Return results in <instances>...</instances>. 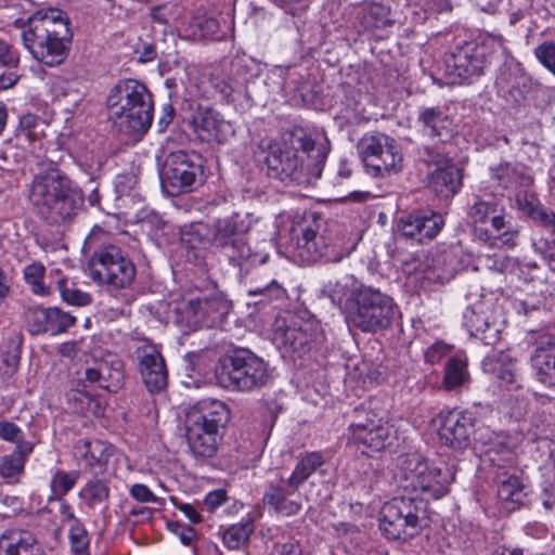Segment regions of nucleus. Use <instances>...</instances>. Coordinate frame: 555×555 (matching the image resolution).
I'll return each instance as SVG.
<instances>
[{"mask_svg": "<svg viewBox=\"0 0 555 555\" xmlns=\"http://www.w3.org/2000/svg\"><path fill=\"white\" fill-rule=\"evenodd\" d=\"M106 108L113 127L125 135L141 138L152 126L153 94L137 79L118 80L109 90Z\"/></svg>", "mask_w": 555, "mask_h": 555, "instance_id": "obj_3", "label": "nucleus"}, {"mask_svg": "<svg viewBox=\"0 0 555 555\" xmlns=\"http://www.w3.org/2000/svg\"><path fill=\"white\" fill-rule=\"evenodd\" d=\"M39 118L35 114H24L21 116L16 128V138L20 142L34 143L39 140V132L36 130Z\"/></svg>", "mask_w": 555, "mask_h": 555, "instance_id": "obj_49", "label": "nucleus"}, {"mask_svg": "<svg viewBox=\"0 0 555 555\" xmlns=\"http://www.w3.org/2000/svg\"><path fill=\"white\" fill-rule=\"evenodd\" d=\"M230 418V409L217 399H204L190 409L185 417V437L196 461L204 462L217 454Z\"/></svg>", "mask_w": 555, "mask_h": 555, "instance_id": "obj_4", "label": "nucleus"}, {"mask_svg": "<svg viewBox=\"0 0 555 555\" xmlns=\"http://www.w3.org/2000/svg\"><path fill=\"white\" fill-rule=\"evenodd\" d=\"M444 224L443 217L431 210H415L401 215L396 221L399 237L416 243L433 240Z\"/></svg>", "mask_w": 555, "mask_h": 555, "instance_id": "obj_17", "label": "nucleus"}, {"mask_svg": "<svg viewBox=\"0 0 555 555\" xmlns=\"http://www.w3.org/2000/svg\"><path fill=\"white\" fill-rule=\"evenodd\" d=\"M313 336L314 332L308 324L294 323L284 326L278 323L273 341L283 356L301 358L310 350Z\"/></svg>", "mask_w": 555, "mask_h": 555, "instance_id": "obj_21", "label": "nucleus"}, {"mask_svg": "<svg viewBox=\"0 0 555 555\" xmlns=\"http://www.w3.org/2000/svg\"><path fill=\"white\" fill-rule=\"evenodd\" d=\"M56 289L62 299L69 305L82 307L91 302L89 294L76 287H68V280L64 276L56 281Z\"/></svg>", "mask_w": 555, "mask_h": 555, "instance_id": "obj_47", "label": "nucleus"}, {"mask_svg": "<svg viewBox=\"0 0 555 555\" xmlns=\"http://www.w3.org/2000/svg\"><path fill=\"white\" fill-rule=\"evenodd\" d=\"M324 463V457L320 452H309L302 455L289 476L292 487H300L313 473L321 468Z\"/></svg>", "mask_w": 555, "mask_h": 555, "instance_id": "obj_39", "label": "nucleus"}, {"mask_svg": "<svg viewBox=\"0 0 555 555\" xmlns=\"http://www.w3.org/2000/svg\"><path fill=\"white\" fill-rule=\"evenodd\" d=\"M427 522V504L416 496H396L380 509L379 528L389 540L412 538Z\"/></svg>", "mask_w": 555, "mask_h": 555, "instance_id": "obj_12", "label": "nucleus"}, {"mask_svg": "<svg viewBox=\"0 0 555 555\" xmlns=\"http://www.w3.org/2000/svg\"><path fill=\"white\" fill-rule=\"evenodd\" d=\"M69 542L75 555H90V539L87 529L81 521H75L69 527Z\"/></svg>", "mask_w": 555, "mask_h": 555, "instance_id": "obj_46", "label": "nucleus"}, {"mask_svg": "<svg viewBox=\"0 0 555 555\" xmlns=\"http://www.w3.org/2000/svg\"><path fill=\"white\" fill-rule=\"evenodd\" d=\"M82 455L86 459L88 465L93 466L96 464L103 467L106 464L109 452L103 442L99 440H85L82 443Z\"/></svg>", "mask_w": 555, "mask_h": 555, "instance_id": "obj_48", "label": "nucleus"}, {"mask_svg": "<svg viewBox=\"0 0 555 555\" xmlns=\"http://www.w3.org/2000/svg\"><path fill=\"white\" fill-rule=\"evenodd\" d=\"M247 296L250 298L247 302L248 306L264 307L273 301L284 299L286 297V291L276 280L272 279L264 285L249 287Z\"/></svg>", "mask_w": 555, "mask_h": 555, "instance_id": "obj_38", "label": "nucleus"}, {"mask_svg": "<svg viewBox=\"0 0 555 555\" xmlns=\"http://www.w3.org/2000/svg\"><path fill=\"white\" fill-rule=\"evenodd\" d=\"M248 229L245 218L234 212L217 219L208 231L211 246L237 268L241 274H247L253 268L264 263L269 257L262 246H250L247 238Z\"/></svg>", "mask_w": 555, "mask_h": 555, "instance_id": "obj_6", "label": "nucleus"}, {"mask_svg": "<svg viewBox=\"0 0 555 555\" xmlns=\"http://www.w3.org/2000/svg\"><path fill=\"white\" fill-rule=\"evenodd\" d=\"M219 22L211 16H194L189 22L191 35L195 38H219Z\"/></svg>", "mask_w": 555, "mask_h": 555, "instance_id": "obj_43", "label": "nucleus"}, {"mask_svg": "<svg viewBox=\"0 0 555 555\" xmlns=\"http://www.w3.org/2000/svg\"><path fill=\"white\" fill-rule=\"evenodd\" d=\"M142 379L151 393H158L168 383V373L165 360L153 346H143L137 349Z\"/></svg>", "mask_w": 555, "mask_h": 555, "instance_id": "obj_22", "label": "nucleus"}, {"mask_svg": "<svg viewBox=\"0 0 555 555\" xmlns=\"http://www.w3.org/2000/svg\"><path fill=\"white\" fill-rule=\"evenodd\" d=\"M0 438L4 441L15 443L16 447L21 443H33L23 439L22 429L10 421H0Z\"/></svg>", "mask_w": 555, "mask_h": 555, "instance_id": "obj_54", "label": "nucleus"}, {"mask_svg": "<svg viewBox=\"0 0 555 555\" xmlns=\"http://www.w3.org/2000/svg\"><path fill=\"white\" fill-rule=\"evenodd\" d=\"M361 284L349 274H344L333 280H328L323 286V292L330 297L333 304L343 305L347 298H351L352 294L358 291Z\"/></svg>", "mask_w": 555, "mask_h": 555, "instance_id": "obj_37", "label": "nucleus"}, {"mask_svg": "<svg viewBox=\"0 0 555 555\" xmlns=\"http://www.w3.org/2000/svg\"><path fill=\"white\" fill-rule=\"evenodd\" d=\"M537 253L541 254L546 260L555 259V235L552 241H539L533 243Z\"/></svg>", "mask_w": 555, "mask_h": 555, "instance_id": "obj_64", "label": "nucleus"}, {"mask_svg": "<svg viewBox=\"0 0 555 555\" xmlns=\"http://www.w3.org/2000/svg\"><path fill=\"white\" fill-rule=\"evenodd\" d=\"M78 478V472L74 470L67 473L59 470L55 474L54 478L52 479L51 483L54 494H56L57 496H63L66 493H68L77 482Z\"/></svg>", "mask_w": 555, "mask_h": 555, "instance_id": "obj_50", "label": "nucleus"}, {"mask_svg": "<svg viewBox=\"0 0 555 555\" xmlns=\"http://www.w3.org/2000/svg\"><path fill=\"white\" fill-rule=\"evenodd\" d=\"M530 218L540 225L548 229L555 235V212L542 205L534 206L529 211Z\"/></svg>", "mask_w": 555, "mask_h": 555, "instance_id": "obj_53", "label": "nucleus"}, {"mask_svg": "<svg viewBox=\"0 0 555 555\" xmlns=\"http://www.w3.org/2000/svg\"><path fill=\"white\" fill-rule=\"evenodd\" d=\"M29 201L37 215L50 224L72 223L83 208L82 190L57 168L37 176Z\"/></svg>", "mask_w": 555, "mask_h": 555, "instance_id": "obj_2", "label": "nucleus"}, {"mask_svg": "<svg viewBox=\"0 0 555 555\" xmlns=\"http://www.w3.org/2000/svg\"><path fill=\"white\" fill-rule=\"evenodd\" d=\"M68 398L76 413H85L93 401L88 395L79 391L72 392Z\"/></svg>", "mask_w": 555, "mask_h": 555, "instance_id": "obj_62", "label": "nucleus"}, {"mask_svg": "<svg viewBox=\"0 0 555 555\" xmlns=\"http://www.w3.org/2000/svg\"><path fill=\"white\" fill-rule=\"evenodd\" d=\"M326 156L325 144L313 141L304 129H296L283 144L270 147L267 172L282 182L308 185L321 177Z\"/></svg>", "mask_w": 555, "mask_h": 555, "instance_id": "obj_1", "label": "nucleus"}, {"mask_svg": "<svg viewBox=\"0 0 555 555\" xmlns=\"http://www.w3.org/2000/svg\"><path fill=\"white\" fill-rule=\"evenodd\" d=\"M44 272L46 269L40 262H33L24 269V279L36 295L43 296L50 294L51 285L46 286L42 282Z\"/></svg>", "mask_w": 555, "mask_h": 555, "instance_id": "obj_44", "label": "nucleus"}, {"mask_svg": "<svg viewBox=\"0 0 555 555\" xmlns=\"http://www.w3.org/2000/svg\"><path fill=\"white\" fill-rule=\"evenodd\" d=\"M130 495L138 502H156V495L143 483H135L130 488Z\"/></svg>", "mask_w": 555, "mask_h": 555, "instance_id": "obj_60", "label": "nucleus"}, {"mask_svg": "<svg viewBox=\"0 0 555 555\" xmlns=\"http://www.w3.org/2000/svg\"><path fill=\"white\" fill-rule=\"evenodd\" d=\"M357 20L365 30L385 28L396 23L390 8L377 2L360 4L357 8Z\"/></svg>", "mask_w": 555, "mask_h": 555, "instance_id": "obj_31", "label": "nucleus"}, {"mask_svg": "<svg viewBox=\"0 0 555 555\" xmlns=\"http://www.w3.org/2000/svg\"><path fill=\"white\" fill-rule=\"evenodd\" d=\"M203 176L202 157L194 152L179 150L166 156L160 183L167 195L177 196L201 185Z\"/></svg>", "mask_w": 555, "mask_h": 555, "instance_id": "obj_13", "label": "nucleus"}, {"mask_svg": "<svg viewBox=\"0 0 555 555\" xmlns=\"http://www.w3.org/2000/svg\"><path fill=\"white\" fill-rule=\"evenodd\" d=\"M449 347L443 343H436L428 347L425 351V360L428 363H438L443 357L449 353Z\"/></svg>", "mask_w": 555, "mask_h": 555, "instance_id": "obj_59", "label": "nucleus"}, {"mask_svg": "<svg viewBox=\"0 0 555 555\" xmlns=\"http://www.w3.org/2000/svg\"><path fill=\"white\" fill-rule=\"evenodd\" d=\"M232 308L231 301L220 291L190 299L177 310V323L188 331L214 327L221 323Z\"/></svg>", "mask_w": 555, "mask_h": 555, "instance_id": "obj_15", "label": "nucleus"}, {"mask_svg": "<svg viewBox=\"0 0 555 555\" xmlns=\"http://www.w3.org/2000/svg\"><path fill=\"white\" fill-rule=\"evenodd\" d=\"M467 216L476 240L492 248H513L517 245L519 225L505 212L496 198L475 196L473 204L468 206Z\"/></svg>", "mask_w": 555, "mask_h": 555, "instance_id": "obj_9", "label": "nucleus"}, {"mask_svg": "<svg viewBox=\"0 0 555 555\" xmlns=\"http://www.w3.org/2000/svg\"><path fill=\"white\" fill-rule=\"evenodd\" d=\"M486 62L485 48L473 42H466L464 46L456 48L446 59L449 74L462 81L481 75Z\"/></svg>", "mask_w": 555, "mask_h": 555, "instance_id": "obj_18", "label": "nucleus"}, {"mask_svg": "<svg viewBox=\"0 0 555 555\" xmlns=\"http://www.w3.org/2000/svg\"><path fill=\"white\" fill-rule=\"evenodd\" d=\"M20 63V55L16 49L5 41H0V66L9 68L17 67Z\"/></svg>", "mask_w": 555, "mask_h": 555, "instance_id": "obj_57", "label": "nucleus"}, {"mask_svg": "<svg viewBox=\"0 0 555 555\" xmlns=\"http://www.w3.org/2000/svg\"><path fill=\"white\" fill-rule=\"evenodd\" d=\"M167 528L180 539L183 545H191L197 538L196 531L192 527L179 521L167 522Z\"/></svg>", "mask_w": 555, "mask_h": 555, "instance_id": "obj_56", "label": "nucleus"}, {"mask_svg": "<svg viewBox=\"0 0 555 555\" xmlns=\"http://www.w3.org/2000/svg\"><path fill=\"white\" fill-rule=\"evenodd\" d=\"M532 367L537 379L547 387H555V337L540 335L534 341L531 354Z\"/></svg>", "mask_w": 555, "mask_h": 555, "instance_id": "obj_25", "label": "nucleus"}, {"mask_svg": "<svg viewBox=\"0 0 555 555\" xmlns=\"http://www.w3.org/2000/svg\"><path fill=\"white\" fill-rule=\"evenodd\" d=\"M350 331L376 334L389 328L398 312L393 298L378 288L360 285L341 307Z\"/></svg>", "mask_w": 555, "mask_h": 555, "instance_id": "obj_8", "label": "nucleus"}, {"mask_svg": "<svg viewBox=\"0 0 555 555\" xmlns=\"http://www.w3.org/2000/svg\"><path fill=\"white\" fill-rule=\"evenodd\" d=\"M454 477L453 466L446 465L442 469L418 453L404 454L398 459L396 479L406 491L427 493L439 499L447 494Z\"/></svg>", "mask_w": 555, "mask_h": 555, "instance_id": "obj_11", "label": "nucleus"}, {"mask_svg": "<svg viewBox=\"0 0 555 555\" xmlns=\"http://www.w3.org/2000/svg\"><path fill=\"white\" fill-rule=\"evenodd\" d=\"M498 499L502 508L511 513L525 504L526 492L520 478L514 474H498L496 476Z\"/></svg>", "mask_w": 555, "mask_h": 555, "instance_id": "obj_29", "label": "nucleus"}, {"mask_svg": "<svg viewBox=\"0 0 555 555\" xmlns=\"http://www.w3.org/2000/svg\"><path fill=\"white\" fill-rule=\"evenodd\" d=\"M417 122L424 134L444 142L453 134V121L447 111L439 106L421 107Z\"/></svg>", "mask_w": 555, "mask_h": 555, "instance_id": "obj_27", "label": "nucleus"}, {"mask_svg": "<svg viewBox=\"0 0 555 555\" xmlns=\"http://www.w3.org/2000/svg\"><path fill=\"white\" fill-rule=\"evenodd\" d=\"M192 126L197 138L209 144H222L235 133L233 125L211 108L199 112Z\"/></svg>", "mask_w": 555, "mask_h": 555, "instance_id": "obj_23", "label": "nucleus"}, {"mask_svg": "<svg viewBox=\"0 0 555 555\" xmlns=\"http://www.w3.org/2000/svg\"><path fill=\"white\" fill-rule=\"evenodd\" d=\"M124 363L119 359L100 361L85 370L83 386L99 387L108 392H117L124 385Z\"/></svg>", "mask_w": 555, "mask_h": 555, "instance_id": "obj_24", "label": "nucleus"}, {"mask_svg": "<svg viewBox=\"0 0 555 555\" xmlns=\"http://www.w3.org/2000/svg\"><path fill=\"white\" fill-rule=\"evenodd\" d=\"M254 530L255 526L250 519L234 524L223 532V544L229 550H237L248 541Z\"/></svg>", "mask_w": 555, "mask_h": 555, "instance_id": "obj_42", "label": "nucleus"}, {"mask_svg": "<svg viewBox=\"0 0 555 555\" xmlns=\"http://www.w3.org/2000/svg\"><path fill=\"white\" fill-rule=\"evenodd\" d=\"M270 555H304L302 550L298 542L296 541H287V542H276L274 543Z\"/></svg>", "mask_w": 555, "mask_h": 555, "instance_id": "obj_58", "label": "nucleus"}, {"mask_svg": "<svg viewBox=\"0 0 555 555\" xmlns=\"http://www.w3.org/2000/svg\"><path fill=\"white\" fill-rule=\"evenodd\" d=\"M227 501V492L223 489L209 492L204 500V505L212 512Z\"/></svg>", "mask_w": 555, "mask_h": 555, "instance_id": "obj_63", "label": "nucleus"}, {"mask_svg": "<svg viewBox=\"0 0 555 555\" xmlns=\"http://www.w3.org/2000/svg\"><path fill=\"white\" fill-rule=\"evenodd\" d=\"M475 417L468 411H450L442 416L438 430L440 441L453 449H464L474 433Z\"/></svg>", "mask_w": 555, "mask_h": 555, "instance_id": "obj_19", "label": "nucleus"}, {"mask_svg": "<svg viewBox=\"0 0 555 555\" xmlns=\"http://www.w3.org/2000/svg\"><path fill=\"white\" fill-rule=\"evenodd\" d=\"M48 333L51 335H57L66 332L76 322V318L74 315L57 307L48 308Z\"/></svg>", "mask_w": 555, "mask_h": 555, "instance_id": "obj_45", "label": "nucleus"}, {"mask_svg": "<svg viewBox=\"0 0 555 555\" xmlns=\"http://www.w3.org/2000/svg\"><path fill=\"white\" fill-rule=\"evenodd\" d=\"M482 370L485 373L496 378L502 386L519 388L516 375V365L509 354L505 352L487 356L482 360Z\"/></svg>", "mask_w": 555, "mask_h": 555, "instance_id": "obj_30", "label": "nucleus"}, {"mask_svg": "<svg viewBox=\"0 0 555 555\" xmlns=\"http://www.w3.org/2000/svg\"><path fill=\"white\" fill-rule=\"evenodd\" d=\"M537 59L555 75V43L543 42L535 48Z\"/></svg>", "mask_w": 555, "mask_h": 555, "instance_id": "obj_55", "label": "nucleus"}, {"mask_svg": "<svg viewBox=\"0 0 555 555\" xmlns=\"http://www.w3.org/2000/svg\"><path fill=\"white\" fill-rule=\"evenodd\" d=\"M299 486L292 487L291 478L271 480L263 493V503L283 516H293L301 509Z\"/></svg>", "mask_w": 555, "mask_h": 555, "instance_id": "obj_20", "label": "nucleus"}, {"mask_svg": "<svg viewBox=\"0 0 555 555\" xmlns=\"http://www.w3.org/2000/svg\"><path fill=\"white\" fill-rule=\"evenodd\" d=\"M358 151L364 166L374 176L385 177L402 168L401 150L396 140L387 134H365L358 143Z\"/></svg>", "mask_w": 555, "mask_h": 555, "instance_id": "obj_16", "label": "nucleus"}, {"mask_svg": "<svg viewBox=\"0 0 555 555\" xmlns=\"http://www.w3.org/2000/svg\"><path fill=\"white\" fill-rule=\"evenodd\" d=\"M33 450L34 443H21L11 454L3 456L0 462V476L11 483L17 482Z\"/></svg>", "mask_w": 555, "mask_h": 555, "instance_id": "obj_36", "label": "nucleus"}, {"mask_svg": "<svg viewBox=\"0 0 555 555\" xmlns=\"http://www.w3.org/2000/svg\"><path fill=\"white\" fill-rule=\"evenodd\" d=\"M296 256L304 264H312L320 260L339 261L344 253L332 237L324 220L313 217L298 228Z\"/></svg>", "mask_w": 555, "mask_h": 555, "instance_id": "obj_14", "label": "nucleus"}, {"mask_svg": "<svg viewBox=\"0 0 555 555\" xmlns=\"http://www.w3.org/2000/svg\"><path fill=\"white\" fill-rule=\"evenodd\" d=\"M215 376L220 387L242 392L258 390L270 379L264 360L246 348H237L222 356L216 364Z\"/></svg>", "mask_w": 555, "mask_h": 555, "instance_id": "obj_10", "label": "nucleus"}, {"mask_svg": "<svg viewBox=\"0 0 555 555\" xmlns=\"http://www.w3.org/2000/svg\"><path fill=\"white\" fill-rule=\"evenodd\" d=\"M83 251L90 255L92 278L114 291L131 286L135 278V266L125 251L108 241L107 233L94 228L86 237Z\"/></svg>", "mask_w": 555, "mask_h": 555, "instance_id": "obj_7", "label": "nucleus"}, {"mask_svg": "<svg viewBox=\"0 0 555 555\" xmlns=\"http://www.w3.org/2000/svg\"><path fill=\"white\" fill-rule=\"evenodd\" d=\"M375 409L374 401H370L367 406L361 405L354 409V420L349 425V430L352 437L357 436L360 431H366L370 427L376 426L385 418V412L373 411Z\"/></svg>", "mask_w": 555, "mask_h": 555, "instance_id": "obj_40", "label": "nucleus"}, {"mask_svg": "<svg viewBox=\"0 0 555 555\" xmlns=\"http://www.w3.org/2000/svg\"><path fill=\"white\" fill-rule=\"evenodd\" d=\"M70 40L68 20L63 11L55 9L34 14L28 29L23 31L25 48L37 61L50 67L63 63Z\"/></svg>", "mask_w": 555, "mask_h": 555, "instance_id": "obj_5", "label": "nucleus"}, {"mask_svg": "<svg viewBox=\"0 0 555 555\" xmlns=\"http://www.w3.org/2000/svg\"><path fill=\"white\" fill-rule=\"evenodd\" d=\"M353 441L363 444L371 452H380L392 447L396 440V430L385 420L366 431H360L352 437Z\"/></svg>", "mask_w": 555, "mask_h": 555, "instance_id": "obj_32", "label": "nucleus"}, {"mask_svg": "<svg viewBox=\"0 0 555 555\" xmlns=\"http://www.w3.org/2000/svg\"><path fill=\"white\" fill-rule=\"evenodd\" d=\"M462 170L454 164L437 168L428 175V188L440 198H451L462 188Z\"/></svg>", "mask_w": 555, "mask_h": 555, "instance_id": "obj_28", "label": "nucleus"}, {"mask_svg": "<svg viewBox=\"0 0 555 555\" xmlns=\"http://www.w3.org/2000/svg\"><path fill=\"white\" fill-rule=\"evenodd\" d=\"M470 380L465 352H457L450 357L443 370L442 385L447 390H455L464 387Z\"/></svg>", "mask_w": 555, "mask_h": 555, "instance_id": "obj_35", "label": "nucleus"}, {"mask_svg": "<svg viewBox=\"0 0 555 555\" xmlns=\"http://www.w3.org/2000/svg\"><path fill=\"white\" fill-rule=\"evenodd\" d=\"M418 159L426 165H435L437 168L453 164L444 152H440L430 146H421L417 150Z\"/></svg>", "mask_w": 555, "mask_h": 555, "instance_id": "obj_51", "label": "nucleus"}, {"mask_svg": "<svg viewBox=\"0 0 555 555\" xmlns=\"http://www.w3.org/2000/svg\"><path fill=\"white\" fill-rule=\"evenodd\" d=\"M491 178L503 188L527 186L532 179L521 164L502 162L490 168Z\"/></svg>", "mask_w": 555, "mask_h": 555, "instance_id": "obj_34", "label": "nucleus"}, {"mask_svg": "<svg viewBox=\"0 0 555 555\" xmlns=\"http://www.w3.org/2000/svg\"><path fill=\"white\" fill-rule=\"evenodd\" d=\"M463 325L470 336L479 338L485 345H494L500 339V328L485 310L482 304L469 306L463 313Z\"/></svg>", "mask_w": 555, "mask_h": 555, "instance_id": "obj_26", "label": "nucleus"}, {"mask_svg": "<svg viewBox=\"0 0 555 555\" xmlns=\"http://www.w3.org/2000/svg\"><path fill=\"white\" fill-rule=\"evenodd\" d=\"M48 308H35L28 311L27 320L33 334L48 333Z\"/></svg>", "mask_w": 555, "mask_h": 555, "instance_id": "obj_52", "label": "nucleus"}, {"mask_svg": "<svg viewBox=\"0 0 555 555\" xmlns=\"http://www.w3.org/2000/svg\"><path fill=\"white\" fill-rule=\"evenodd\" d=\"M150 16L154 23L167 25L172 16L171 7L169 4L154 7L151 10Z\"/></svg>", "mask_w": 555, "mask_h": 555, "instance_id": "obj_61", "label": "nucleus"}, {"mask_svg": "<svg viewBox=\"0 0 555 555\" xmlns=\"http://www.w3.org/2000/svg\"><path fill=\"white\" fill-rule=\"evenodd\" d=\"M109 496V488L104 480L94 478L90 479L80 490L79 498L88 507L95 506L106 502Z\"/></svg>", "mask_w": 555, "mask_h": 555, "instance_id": "obj_41", "label": "nucleus"}, {"mask_svg": "<svg viewBox=\"0 0 555 555\" xmlns=\"http://www.w3.org/2000/svg\"><path fill=\"white\" fill-rule=\"evenodd\" d=\"M36 539L27 531L8 530L0 537V555H37Z\"/></svg>", "mask_w": 555, "mask_h": 555, "instance_id": "obj_33", "label": "nucleus"}]
</instances>
